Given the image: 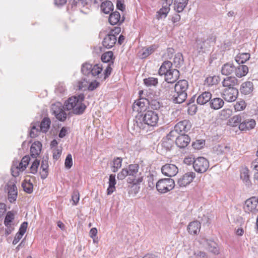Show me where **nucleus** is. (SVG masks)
I'll list each match as a JSON object with an SVG mask.
<instances>
[{"label":"nucleus","mask_w":258,"mask_h":258,"mask_svg":"<svg viewBox=\"0 0 258 258\" xmlns=\"http://www.w3.org/2000/svg\"><path fill=\"white\" fill-rule=\"evenodd\" d=\"M159 120L158 114L152 110H148L141 115L140 118L136 121L137 127L145 130L146 125L155 126Z\"/></svg>","instance_id":"1"},{"label":"nucleus","mask_w":258,"mask_h":258,"mask_svg":"<svg viewBox=\"0 0 258 258\" xmlns=\"http://www.w3.org/2000/svg\"><path fill=\"white\" fill-rule=\"evenodd\" d=\"M188 83L186 80L178 81L174 85V94L171 99L174 103H181L187 98Z\"/></svg>","instance_id":"2"},{"label":"nucleus","mask_w":258,"mask_h":258,"mask_svg":"<svg viewBox=\"0 0 258 258\" xmlns=\"http://www.w3.org/2000/svg\"><path fill=\"white\" fill-rule=\"evenodd\" d=\"M128 172V177L127 181L133 184L132 187H135V194L138 192L140 187L138 186L143 180V177L141 172L139 171V166L137 164H130L127 168Z\"/></svg>","instance_id":"3"},{"label":"nucleus","mask_w":258,"mask_h":258,"mask_svg":"<svg viewBox=\"0 0 258 258\" xmlns=\"http://www.w3.org/2000/svg\"><path fill=\"white\" fill-rule=\"evenodd\" d=\"M174 186V181L171 178L161 179L156 183V188L161 194H165L172 190Z\"/></svg>","instance_id":"4"},{"label":"nucleus","mask_w":258,"mask_h":258,"mask_svg":"<svg viewBox=\"0 0 258 258\" xmlns=\"http://www.w3.org/2000/svg\"><path fill=\"white\" fill-rule=\"evenodd\" d=\"M191 127V123L189 120L184 119L177 123L174 126V130L169 133V137L176 136V134H185L190 130Z\"/></svg>","instance_id":"5"},{"label":"nucleus","mask_w":258,"mask_h":258,"mask_svg":"<svg viewBox=\"0 0 258 258\" xmlns=\"http://www.w3.org/2000/svg\"><path fill=\"white\" fill-rule=\"evenodd\" d=\"M216 37L214 34L209 35L206 40H199L197 41V47L201 50L205 51L211 46L214 45L216 42Z\"/></svg>","instance_id":"6"},{"label":"nucleus","mask_w":258,"mask_h":258,"mask_svg":"<svg viewBox=\"0 0 258 258\" xmlns=\"http://www.w3.org/2000/svg\"><path fill=\"white\" fill-rule=\"evenodd\" d=\"M209 167V161L205 158L200 157L195 159L193 167L196 172L202 173L205 172Z\"/></svg>","instance_id":"7"},{"label":"nucleus","mask_w":258,"mask_h":258,"mask_svg":"<svg viewBox=\"0 0 258 258\" xmlns=\"http://www.w3.org/2000/svg\"><path fill=\"white\" fill-rule=\"evenodd\" d=\"M51 109L53 114L58 120L64 121L66 119L67 114L64 111L65 107L61 103H57L53 104Z\"/></svg>","instance_id":"8"},{"label":"nucleus","mask_w":258,"mask_h":258,"mask_svg":"<svg viewBox=\"0 0 258 258\" xmlns=\"http://www.w3.org/2000/svg\"><path fill=\"white\" fill-rule=\"evenodd\" d=\"M244 210L246 212L255 213L258 211V197H252L245 202Z\"/></svg>","instance_id":"9"},{"label":"nucleus","mask_w":258,"mask_h":258,"mask_svg":"<svg viewBox=\"0 0 258 258\" xmlns=\"http://www.w3.org/2000/svg\"><path fill=\"white\" fill-rule=\"evenodd\" d=\"M238 91L236 88H225L222 93V97L227 102L234 101L237 98Z\"/></svg>","instance_id":"10"},{"label":"nucleus","mask_w":258,"mask_h":258,"mask_svg":"<svg viewBox=\"0 0 258 258\" xmlns=\"http://www.w3.org/2000/svg\"><path fill=\"white\" fill-rule=\"evenodd\" d=\"M173 0H164L162 7L157 12L156 18L160 20L165 18L170 11V6L173 4Z\"/></svg>","instance_id":"11"},{"label":"nucleus","mask_w":258,"mask_h":258,"mask_svg":"<svg viewBox=\"0 0 258 258\" xmlns=\"http://www.w3.org/2000/svg\"><path fill=\"white\" fill-rule=\"evenodd\" d=\"M85 98L84 94H80L78 96L77 102L75 106L73 108L72 112L76 115L82 114L86 108V105L83 103Z\"/></svg>","instance_id":"12"},{"label":"nucleus","mask_w":258,"mask_h":258,"mask_svg":"<svg viewBox=\"0 0 258 258\" xmlns=\"http://www.w3.org/2000/svg\"><path fill=\"white\" fill-rule=\"evenodd\" d=\"M163 174L168 177H172L176 175L178 172V167L173 164H166L161 168Z\"/></svg>","instance_id":"13"},{"label":"nucleus","mask_w":258,"mask_h":258,"mask_svg":"<svg viewBox=\"0 0 258 258\" xmlns=\"http://www.w3.org/2000/svg\"><path fill=\"white\" fill-rule=\"evenodd\" d=\"M195 177L196 174L194 172H187L178 179L177 185L180 187H184L190 183Z\"/></svg>","instance_id":"14"},{"label":"nucleus","mask_w":258,"mask_h":258,"mask_svg":"<svg viewBox=\"0 0 258 258\" xmlns=\"http://www.w3.org/2000/svg\"><path fill=\"white\" fill-rule=\"evenodd\" d=\"M256 122L254 119L251 118H245L243 117L241 123L239 124V128L242 131H247L254 128Z\"/></svg>","instance_id":"15"},{"label":"nucleus","mask_w":258,"mask_h":258,"mask_svg":"<svg viewBox=\"0 0 258 258\" xmlns=\"http://www.w3.org/2000/svg\"><path fill=\"white\" fill-rule=\"evenodd\" d=\"M148 103V99L140 98L134 103L132 106L133 109L134 111L142 112L146 110Z\"/></svg>","instance_id":"16"},{"label":"nucleus","mask_w":258,"mask_h":258,"mask_svg":"<svg viewBox=\"0 0 258 258\" xmlns=\"http://www.w3.org/2000/svg\"><path fill=\"white\" fill-rule=\"evenodd\" d=\"M190 139L187 135L180 134L176 138L175 144L180 148L186 147L189 143Z\"/></svg>","instance_id":"17"},{"label":"nucleus","mask_w":258,"mask_h":258,"mask_svg":"<svg viewBox=\"0 0 258 258\" xmlns=\"http://www.w3.org/2000/svg\"><path fill=\"white\" fill-rule=\"evenodd\" d=\"M116 36L113 34H108L102 41L103 46L107 49L112 48L116 42Z\"/></svg>","instance_id":"18"},{"label":"nucleus","mask_w":258,"mask_h":258,"mask_svg":"<svg viewBox=\"0 0 258 258\" xmlns=\"http://www.w3.org/2000/svg\"><path fill=\"white\" fill-rule=\"evenodd\" d=\"M253 89V83L247 81L241 84L239 90L241 94L245 95H250L252 94Z\"/></svg>","instance_id":"19"},{"label":"nucleus","mask_w":258,"mask_h":258,"mask_svg":"<svg viewBox=\"0 0 258 258\" xmlns=\"http://www.w3.org/2000/svg\"><path fill=\"white\" fill-rule=\"evenodd\" d=\"M180 76L179 71L175 69H172L168 74L165 76V81L169 83H174L179 78Z\"/></svg>","instance_id":"20"},{"label":"nucleus","mask_w":258,"mask_h":258,"mask_svg":"<svg viewBox=\"0 0 258 258\" xmlns=\"http://www.w3.org/2000/svg\"><path fill=\"white\" fill-rule=\"evenodd\" d=\"M212 97L210 92L205 91L201 93L197 98V102L200 105H204L210 101Z\"/></svg>","instance_id":"21"},{"label":"nucleus","mask_w":258,"mask_h":258,"mask_svg":"<svg viewBox=\"0 0 258 258\" xmlns=\"http://www.w3.org/2000/svg\"><path fill=\"white\" fill-rule=\"evenodd\" d=\"M108 20L111 25H114L121 24L124 21V18L121 19L120 13L115 11L110 15Z\"/></svg>","instance_id":"22"},{"label":"nucleus","mask_w":258,"mask_h":258,"mask_svg":"<svg viewBox=\"0 0 258 258\" xmlns=\"http://www.w3.org/2000/svg\"><path fill=\"white\" fill-rule=\"evenodd\" d=\"M224 104L223 100L219 97H212L209 102L210 106L211 108L218 110L221 108Z\"/></svg>","instance_id":"23"},{"label":"nucleus","mask_w":258,"mask_h":258,"mask_svg":"<svg viewBox=\"0 0 258 258\" xmlns=\"http://www.w3.org/2000/svg\"><path fill=\"white\" fill-rule=\"evenodd\" d=\"M157 48V47L156 45H152L147 48H144L139 52V56L142 59L146 58L153 53Z\"/></svg>","instance_id":"24"},{"label":"nucleus","mask_w":258,"mask_h":258,"mask_svg":"<svg viewBox=\"0 0 258 258\" xmlns=\"http://www.w3.org/2000/svg\"><path fill=\"white\" fill-rule=\"evenodd\" d=\"M42 148L41 143L39 142H34L30 148V154L32 157L35 158L40 153Z\"/></svg>","instance_id":"25"},{"label":"nucleus","mask_w":258,"mask_h":258,"mask_svg":"<svg viewBox=\"0 0 258 258\" xmlns=\"http://www.w3.org/2000/svg\"><path fill=\"white\" fill-rule=\"evenodd\" d=\"M200 228L201 223L197 221L190 222L187 226L188 232L192 235L197 234L200 232Z\"/></svg>","instance_id":"26"},{"label":"nucleus","mask_w":258,"mask_h":258,"mask_svg":"<svg viewBox=\"0 0 258 258\" xmlns=\"http://www.w3.org/2000/svg\"><path fill=\"white\" fill-rule=\"evenodd\" d=\"M172 63L168 60H166L163 62L161 66L159 69L158 73L160 76L166 75V74L170 71L172 69Z\"/></svg>","instance_id":"27"},{"label":"nucleus","mask_w":258,"mask_h":258,"mask_svg":"<svg viewBox=\"0 0 258 258\" xmlns=\"http://www.w3.org/2000/svg\"><path fill=\"white\" fill-rule=\"evenodd\" d=\"M17 193V187L15 184L9 185L8 200L11 203L16 200Z\"/></svg>","instance_id":"28"},{"label":"nucleus","mask_w":258,"mask_h":258,"mask_svg":"<svg viewBox=\"0 0 258 258\" xmlns=\"http://www.w3.org/2000/svg\"><path fill=\"white\" fill-rule=\"evenodd\" d=\"M238 80L234 77H228L225 78L222 81L223 87L227 88H235L234 86L237 84Z\"/></svg>","instance_id":"29"},{"label":"nucleus","mask_w":258,"mask_h":258,"mask_svg":"<svg viewBox=\"0 0 258 258\" xmlns=\"http://www.w3.org/2000/svg\"><path fill=\"white\" fill-rule=\"evenodd\" d=\"M188 0H174V10L177 13L182 12L188 4Z\"/></svg>","instance_id":"30"},{"label":"nucleus","mask_w":258,"mask_h":258,"mask_svg":"<svg viewBox=\"0 0 258 258\" xmlns=\"http://www.w3.org/2000/svg\"><path fill=\"white\" fill-rule=\"evenodd\" d=\"M248 72V68L246 65H239L235 67L234 73L238 78H241L246 76Z\"/></svg>","instance_id":"31"},{"label":"nucleus","mask_w":258,"mask_h":258,"mask_svg":"<svg viewBox=\"0 0 258 258\" xmlns=\"http://www.w3.org/2000/svg\"><path fill=\"white\" fill-rule=\"evenodd\" d=\"M176 136H170L169 137V134L167 135L165 138H164L162 143V146L165 148L166 150H170L174 144V138Z\"/></svg>","instance_id":"32"},{"label":"nucleus","mask_w":258,"mask_h":258,"mask_svg":"<svg viewBox=\"0 0 258 258\" xmlns=\"http://www.w3.org/2000/svg\"><path fill=\"white\" fill-rule=\"evenodd\" d=\"M235 66L230 63H226L223 64L221 68V73L223 75L228 76L234 72Z\"/></svg>","instance_id":"33"},{"label":"nucleus","mask_w":258,"mask_h":258,"mask_svg":"<svg viewBox=\"0 0 258 258\" xmlns=\"http://www.w3.org/2000/svg\"><path fill=\"white\" fill-rule=\"evenodd\" d=\"M40 170V174L41 175V178L43 179H45L47 177L48 174V164L47 160H42Z\"/></svg>","instance_id":"34"},{"label":"nucleus","mask_w":258,"mask_h":258,"mask_svg":"<svg viewBox=\"0 0 258 258\" xmlns=\"http://www.w3.org/2000/svg\"><path fill=\"white\" fill-rule=\"evenodd\" d=\"M115 175L110 174L109 178V186L107 190L108 195H111L115 190V185L116 184Z\"/></svg>","instance_id":"35"},{"label":"nucleus","mask_w":258,"mask_h":258,"mask_svg":"<svg viewBox=\"0 0 258 258\" xmlns=\"http://www.w3.org/2000/svg\"><path fill=\"white\" fill-rule=\"evenodd\" d=\"M77 96H72L70 97L64 103V106L65 109L67 110H71L75 106V104L77 102Z\"/></svg>","instance_id":"36"},{"label":"nucleus","mask_w":258,"mask_h":258,"mask_svg":"<svg viewBox=\"0 0 258 258\" xmlns=\"http://www.w3.org/2000/svg\"><path fill=\"white\" fill-rule=\"evenodd\" d=\"M51 121L48 117H44L41 121L39 127L42 133H46L50 128Z\"/></svg>","instance_id":"37"},{"label":"nucleus","mask_w":258,"mask_h":258,"mask_svg":"<svg viewBox=\"0 0 258 258\" xmlns=\"http://www.w3.org/2000/svg\"><path fill=\"white\" fill-rule=\"evenodd\" d=\"M207 248L210 252L216 255L219 253V249L218 247L217 244L213 240H209L207 241Z\"/></svg>","instance_id":"38"},{"label":"nucleus","mask_w":258,"mask_h":258,"mask_svg":"<svg viewBox=\"0 0 258 258\" xmlns=\"http://www.w3.org/2000/svg\"><path fill=\"white\" fill-rule=\"evenodd\" d=\"M101 10L105 14H108L113 10V5L111 2L106 1L101 5Z\"/></svg>","instance_id":"39"},{"label":"nucleus","mask_w":258,"mask_h":258,"mask_svg":"<svg viewBox=\"0 0 258 258\" xmlns=\"http://www.w3.org/2000/svg\"><path fill=\"white\" fill-rule=\"evenodd\" d=\"M114 58L113 53L111 51L106 52L101 56V60L103 62H108L111 64H113Z\"/></svg>","instance_id":"40"},{"label":"nucleus","mask_w":258,"mask_h":258,"mask_svg":"<svg viewBox=\"0 0 258 258\" xmlns=\"http://www.w3.org/2000/svg\"><path fill=\"white\" fill-rule=\"evenodd\" d=\"M215 151L218 155L227 154L230 152V147L225 145H218L215 146Z\"/></svg>","instance_id":"41"},{"label":"nucleus","mask_w":258,"mask_h":258,"mask_svg":"<svg viewBox=\"0 0 258 258\" xmlns=\"http://www.w3.org/2000/svg\"><path fill=\"white\" fill-rule=\"evenodd\" d=\"M183 62L182 54L179 52L175 54L173 62L175 68H179L181 67L183 65Z\"/></svg>","instance_id":"42"},{"label":"nucleus","mask_w":258,"mask_h":258,"mask_svg":"<svg viewBox=\"0 0 258 258\" xmlns=\"http://www.w3.org/2000/svg\"><path fill=\"white\" fill-rule=\"evenodd\" d=\"M250 58V54L248 53H239L235 58V61L239 64L244 63Z\"/></svg>","instance_id":"43"},{"label":"nucleus","mask_w":258,"mask_h":258,"mask_svg":"<svg viewBox=\"0 0 258 258\" xmlns=\"http://www.w3.org/2000/svg\"><path fill=\"white\" fill-rule=\"evenodd\" d=\"M240 178L246 185H249L250 183L249 176V170L248 168L242 169L240 172Z\"/></svg>","instance_id":"44"},{"label":"nucleus","mask_w":258,"mask_h":258,"mask_svg":"<svg viewBox=\"0 0 258 258\" xmlns=\"http://www.w3.org/2000/svg\"><path fill=\"white\" fill-rule=\"evenodd\" d=\"M122 159L120 157H116L114 159L113 161V165L111 167L112 171L116 172L118 169L121 167Z\"/></svg>","instance_id":"45"},{"label":"nucleus","mask_w":258,"mask_h":258,"mask_svg":"<svg viewBox=\"0 0 258 258\" xmlns=\"http://www.w3.org/2000/svg\"><path fill=\"white\" fill-rule=\"evenodd\" d=\"M148 105L153 110H159L163 107L162 103L156 99H149Z\"/></svg>","instance_id":"46"},{"label":"nucleus","mask_w":258,"mask_h":258,"mask_svg":"<svg viewBox=\"0 0 258 258\" xmlns=\"http://www.w3.org/2000/svg\"><path fill=\"white\" fill-rule=\"evenodd\" d=\"M15 218V214L12 211H8L7 213L4 220V224L6 226L9 227L11 226V222Z\"/></svg>","instance_id":"47"},{"label":"nucleus","mask_w":258,"mask_h":258,"mask_svg":"<svg viewBox=\"0 0 258 258\" xmlns=\"http://www.w3.org/2000/svg\"><path fill=\"white\" fill-rule=\"evenodd\" d=\"M30 160V158L29 156H24L22 158L21 162L19 163V165L18 167H17V168H19L20 170H21L22 171L25 170L27 168V166L28 165Z\"/></svg>","instance_id":"48"},{"label":"nucleus","mask_w":258,"mask_h":258,"mask_svg":"<svg viewBox=\"0 0 258 258\" xmlns=\"http://www.w3.org/2000/svg\"><path fill=\"white\" fill-rule=\"evenodd\" d=\"M31 130L30 132V136L31 138H35L38 135V134L40 131L39 127V123L36 122L34 124H32Z\"/></svg>","instance_id":"49"},{"label":"nucleus","mask_w":258,"mask_h":258,"mask_svg":"<svg viewBox=\"0 0 258 258\" xmlns=\"http://www.w3.org/2000/svg\"><path fill=\"white\" fill-rule=\"evenodd\" d=\"M244 115H236L233 116L230 119V122L233 126H237L242 122Z\"/></svg>","instance_id":"50"},{"label":"nucleus","mask_w":258,"mask_h":258,"mask_svg":"<svg viewBox=\"0 0 258 258\" xmlns=\"http://www.w3.org/2000/svg\"><path fill=\"white\" fill-rule=\"evenodd\" d=\"M102 71V67L99 64H96L92 66L91 69V75L92 76H98V77L101 78V77L99 76V74Z\"/></svg>","instance_id":"51"},{"label":"nucleus","mask_w":258,"mask_h":258,"mask_svg":"<svg viewBox=\"0 0 258 258\" xmlns=\"http://www.w3.org/2000/svg\"><path fill=\"white\" fill-rule=\"evenodd\" d=\"M144 83L147 87L156 86L158 83L157 78L149 77L144 79Z\"/></svg>","instance_id":"52"},{"label":"nucleus","mask_w":258,"mask_h":258,"mask_svg":"<svg viewBox=\"0 0 258 258\" xmlns=\"http://www.w3.org/2000/svg\"><path fill=\"white\" fill-rule=\"evenodd\" d=\"M92 67V65L90 63H84L82 66L81 71L84 75L88 76L91 75Z\"/></svg>","instance_id":"53"},{"label":"nucleus","mask_w":258,"mask_h":258,"mask_svg":"<svg viewBox=\"0 0 258 258\" xmlns=\"http://www.w3.org/2000/svg\"><path fill=\"white\" fill-rule=\"evenodd\" d=\"M40 164L39 160L35 159L30 167V173L35 174L37 172L38 168Z\"/></svg>","instance_id":"54"},{"label":"nucleus","mask_w":258,"mask_h":258,"mask_svg":"<svg viewBox=\"0 0 258 258\" xmlns=\"http://www.w3.org/2000/svg\"><path fill=\"white\" fill-rule=\"evenodd\" d=\"M246 103L244 100H240L236 103L234 105V108L236 111H241L245 109Z\"/></svg>","instance_id":"55"},{"label":"nucleus","mask_w":258,"mask_h":258,"mask_svg":"<svg viewBox=\"0 0 258 258\" xmlns=\"http://www.w3.org/2000/svg\"><path fill=\"white\" fill-rule=\"evenodd\" d=\"M22 186L24 190L28 194H31L33 192V184L31 183H23Z\"/></svg>","instance_id":"56"},{"label":"nucleus","mask_w":258,"mask_h":258,"mask_svg":"<svg viewBox=\"0 0 258 258\" xmlns=\"http://www.w3.org/2000/svg\"><path fill=\"white\" fill-rule=\"evenodd\" d=\"M80 200V195L78 191L75 190L72 195V200L73 202V205H77Z\"/></svg>","instance_id":"57"},{"label":"nucleus","mask_w":258,"mask_h":258,"mask_svg":"<svg viewBox=\"0 0 258 258\" xmlns=\"http://www.w3.org/2000/svg\"><path fill=\"white\" fill-rule=\"evenodd\" d=\"M127 176H128L127 169V168H123L119 173H118L117 178L118 180H123Z\"/></svg>","instance_id":"58"},{"label":"nucleus","mask_w":258,"mask_h":258,"mask_svg":"<svg viewBox=\"0 0 258 258\" xmlns=\"http://www.w3.org/2000/svg\"><path fill=\"white\" fill-rule=\"evenodd\" d=\"M65 167L67 169H70L73 165L72 156L71 154H69L67 156L65 160Z\"/></svg>","instance_id":"59"},{"label":"nucleus","mask_w":258,"mask_h":258,"mask_svg":"<svg viewBox=\"0 0 258 258\" xmlns=\"http://www.w3.org/2000/svg\"><path fill=\"white\" fill-rule=\"evenodd\" d=\"M100 85V83L96 81H94L92 82H91L89 85L88 86V90L89 91H92L94 90H95L96 88H97Z\"/></svg>","instance_id":"60"},{"label":"nucleus","mask_w":258,"mask_h":258,"mask_svg":"<svg viewBox=\"0 0 258 258\" xmlns=\"http://www.w3.org/2000/svg\"><path fill=\"white\" fill-rule=\"evenodd\" d=\"M88 82L86 78L82 79L78 82L79 89H85L88 86Z\"/></svg>","instance_id":"61"},{"label":"nucleus","mask_w":258,"mask_h":258,"mask_svg":"<svg viewBox=\"0 0 258 258\" xmlns=\"http://www.w3.org/2000/svg\"><path fill=\"white\" fill-rule=\"evenodd\" d=\"M204 145V140H197L192 144V146L195 149H200Z\"/></svg>","instance_id":"62"},{"label":"nucleus","mask_w":258,"mask_h":258,"mask_svg":"<svg viewBox=\"0 0 258 258\" xmlns=\"http://www.w3.org/2000/svg\"><path fill=\"white\" fill-rule=\"evenodd\" d=\"M28 226V223L27 222H24L22 223L19 228L18 233L21 234L23 235L26 231V229Z\"/></svg>","instance_id":"63"},{"label":"nucleus","mask_w":258,"mask_h":258,"mask_svg":"<svg viewBox=\"0 0 258 258\" xmlns=\"http://www.w3.org/2000/svg\"><path fill=\"white\" fill-rule=\"evenodd\" d=\"M111 71L112 68L111 67V63H108L103 73V80H105L110 75Z\"/></svg>","instance_id":"64"}]
</instances>
